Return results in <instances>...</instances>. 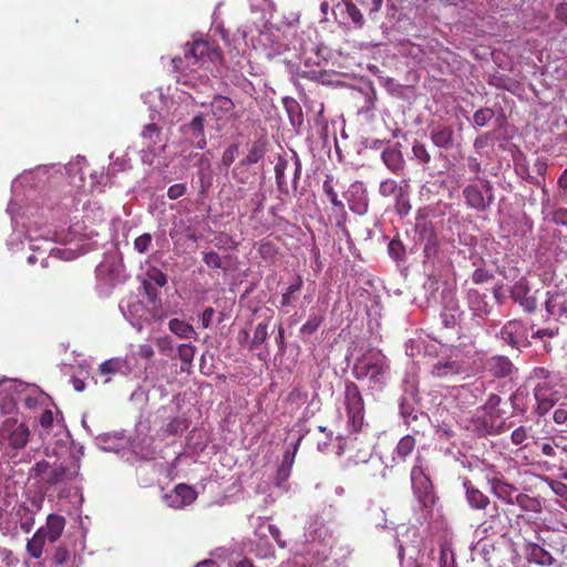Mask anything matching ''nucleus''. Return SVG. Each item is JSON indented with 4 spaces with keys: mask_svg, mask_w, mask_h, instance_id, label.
Instances as JSON below:
<instances>
[{
    "mask_svg": "<svg viewBox=\"0 0 567 567\" xmlns=\"http://www.w3.org/2000/svg\"><path fill=\"white\" fill-rule=\"evenodd\" d=\"M59 429L60 437L43 447L47 458L37 462L29 473L31 478L45 488L66 485L80 476L84 449L72 443L69 433L61 426Z\"/></svg>",
    "mask_w": 567,
    "mask_h": 567,
    "instance_id": "1",
    "label": "nucleus"
},
{
    "mask_svg": "<svg viewBox=\"0 0 567 567\" xmlns=\"http://www.w3.org/2000/svg\"><path fill=\"white\" fill-rule=\"evenodd\" d=\"M221 51L207 41L186 44L185 61L189 71L182 72L177 83L186 89H194L197 93L209 94L213 91V84L208 72L213 73L212 65L216 66L221 63Z\"/></svg>",
    "mask_w": 567,
    "mask_h": 567,
    "instance_id": "2",
    "label": "nucleus"
},
{
    "mask_svg": "<svg viewBox=\"0 0 567 567\" xmlns=\"http://www.w3.org/2000/svg\"><path fill=\"white\" fill-rule=\"evenodd\" d=\"M27 228V239L30 249L35 252H48L47 258L41 259L42 267L48 266L49 258L71 261L80 256L79 245L75 243L76 235L71 231L52 228L41 229L37 220L29 224L21 223Z\"/></svg>",
    "mask_w": 567,
    "mask_h": 567,
    "instance_id": "3",
    "label": "nucleus"
},
{
    "mask_svg": "<svg viewBox=\"0 0 567 567\" xmlns=\"http://www.w3.org/2000/svg\"><path fill=\"white\" fill-rule=\"evenodd\" d=\"M288 51L292 52V59L286 61L296 68L298 73H316L312 68H321L327 61L329 50L318 40L315 29H307L300 33L289 35Z\"/></svg>",
    "mask_w": 567,
    "mask_h": 567,
    "instance_id": "4",
    "label": "nucleus"
},
{
    "mask_svg": "<svg viewBox=\"0 0 567 567\" xmlns=\"http://www.w3.org/2000/svg\"><path fill=\"white\" fill-rule=\"evenodd\" d=\"M352 375L370 390L381 391L390 378V365L381 350L370 348L357 357Z\"/></svg>",
    "mask_w": 567,
    "mask_h": 567,
    "instance_id": "5",
    "label": "nucleus"
},
{
    "mask_svg": "<svg viewBox=\"0 0 567 567\" xmlns=\"http://www.w3.org/2000/svg\"><path fill=\"white\" fill-rule=\"evenodd\" d=\"M0 386L7 393L1 403V409L4 412L12 411L18 403L28 410H37L47 405L49 400L48 395L35 384L8 379L1 380Z\"/></svg>",
    "mask_w": 567,
    "mask_h": 567,
    "instance_id": "6",
    "label": "nucleus"
},
{
    "mask_svg": "<svg viewBox=\"0 0 567 567\" xmlns=\"http://www.w3.org/2000/svg\"><path fill=\"white\" fill-rule=\"evenodd\" d=\"M502 399L498 394L492 393L486 402L471 419L468 429L477 435H496L507 429L505 412L499 409Z\"/></svg>",
    "mask_w": 567,
    "mask_h": 567,
    "instance_id": "7",
    "label": "nucleus"
},
{
    "mask_svg": "<svg viewBox=\"0 0 567 567\" xmlns=\"http://www.w3.org/2000/svg\"><path fill=\"white\" fill-rule=\"evenodd\" d=\"M148 430L147 424L140 423L136 427V436L131 441L124 433H104L95 437L96 446L104 452L121 453L127 447H133L136 452L148 456L152 454L150 450L152 445V437H148L145 432Z\"/></svg>",
    "mask_w": 567,
    "mask_h": 567,
    "instance_id": "8",
    "label": "nucleus"
},
{
    "mask_svg": "<svg viewBox=\"0 0 567 567\" xmlns=\"http://www.w3.org/2000/svg\"><path fill=\"white\" fill-rule=\"evenodd\" d=\"M30 439L27 424L16 417H7L0 424V450L10 457H16Z\"/></svg>",
    "mask_w": 567,
    "mask_h": 567,
    "instance_id": "9",
    "label": "nucleus"
},
{
    "mask_svg": "<svg viewBox=\"0 0 567 567\" xmlns=\"http://www.w3.org/2000/svg\"><path fill=\"white\" fill-rule=\"evenodd\" d=\"M64 527L65 519L63 516L50 514L47 518V524L40 527L33 535V537L28 540V554L32 558H40L43 553L44 545L47 543L52 544L56 542L62 535Z\"/></svg>",
    "mask_w": 567,
    "mask_h": 567,
    "instance_id": "10",
    "label": "nucleus"
},
{
    "mask_svg": "<svg viewBox=\"0 0 567 567\" xmlns=\"http://www.w3.org/2000/svg\"><path fill=\"white\" fill-rule=\"evenodd\" d=\"M50 168H56L55 164L38 166L35 169L25 171L19 177H17L11 185L13 198L10 200L7 212L11 216L12 224L14 227L19 225V212L21 206L17 203V196L25 187H35L38 184L44 182V176L48 174Z\"/></svg>",
    "mask_w": 567,
    "mask_h": 567,
    "instance_id": "11",
    "label": "nucleus"
},
{
    "mask_svg": "<svg viewBox=\"0 0 567 567\" xmlns=\"http://www.w3.org/2000/svg\"><path fill=\"white\" fill-rule=\"evenodd\" d=\"M292 34V25H286L285 29H280L275 25H266L261 30L256 39L257 44L262 50L264 54L268 58H275L288 51L289 42H286L287 38Z\"/></svg>",
    "mask_w": 567,
    "mask_h": 567,
    "instance_id": "12",
    "label": "nucleus"
},
{
    "mask_svg": "<svg viewBox=\"0 0 567 567\" xmlns=\"http://www.w3.org/2000/svg\"><path fill=\"white\" fill-rule=\"evenodd\" d=\"M410 477L413 493L422 507L431 508L435 502L433 485L427 475L426 462L420 454L416 455L415 464L411 470Z\"/></svg>",
    "mask_w": 567,
    "mask_h": 567,
    "instance_id": "13",
    "label": "nucleus"
},
{
    "mask_svg": "<svg viewBox=\"0 0 567 567\" xmlns=\"http://www.w3.org/2000/svg\"><path fill=\"white\" fill-rule=\"evenodd\" d=\"M301 167V161L295 151L278 156V161L275 165V177L277 188L281 194H289L287 175H291V187L297 189Z\"/></svg>",
    "mask_w": 567,
    "mask_h": 567,
    "instance_id": "14",
    "label": "nucleus"
},
{
    "mask_svg": "<svg viewBox=\"0 0 567 567\" xmlns=\"http://www.w3.org/2000/svg\"><path fill=\"white\" fill-rule=\"evenodd\" d=\"M343 404L348 416L349 429L354 433L361 431L364 425V402L355 383H346Z\"/></svg>",
    "mask_w": 567,
    "mask_h": 567,
    "instance_id": "15",
    "label": "nucleus"
},
{
    "mask_svg": "<svg viewBox=\"0 0 567 567\" xmlns=\"http://www.w3.org/2000/svg\"><path fill=\"white\" fill-rule=\"evenodd\" d=\"M122 257L117 252L106 254L95 269L99 285L113 287L125 278Z\"/></svg>",
    "mask_w": 567,
    "mask_h": 567,
    "instance_id": "16",
    "label": "nucleus"
},
{
    "mask_svg": "<svg viewBox=\"0 0 567 567\" xmlns=\"http://www.w3.org/2000/svg\"><path fill=\"white\" fill-rule=\"evenodd\" d=\"M478 184H470L464 190L466 204L477 212L486 210L494 200L493 186L487 179H478Z\"/></svg>",
    "mask_w": 567,
    "mask_h": 567,
    "instance_id": "17",
    "label": "nucleus"
},
{
    "mask_svg": "<svg viewBox=\"0 0 567 567\" xmlns=\"http://www.w3.org/2000/svg\"><path fill=\"white\" fill-rule=\"evenodd\" d=\"M173 408L164 406L158 413L163 423L156 432L157 437L166 440L169 436L182 435L189 426L187 417L182 414H172Z\"/></svg>",
    "mask_w": 567,
    "mask_h": 567,
    "instance_id": "18",
    "label": "nucleus"
},
{
    "mask_svg": "<svg viewBox=\"0 0 567 567\" xmlns=\"http://www.w3.org/2000/svg\"><path fill=\"white\" fill-rule=\"evenodd\" d=\"M536 293L537 290L532 291L529 282L526 278L518 279L512 285L509 289V296L513 301L527 313H533L537 309L538 300Z\"/></svg>",
    "mask_w": 567,
    "mask_h": 567,
    "instance_id": "19",
    "label": "nucleus"
},
{
    "mask_svg": "<svg viewBox=\"0 0 567 567\" xmlns=\"http://www.w3.org/2000/svg\"><path fill=\"white\" fill-rule=\"evenodd\" d=\"M496 336L515 349L529 346L528 329L522 320L507 321Z\"/></svg>",
    "mask_w": 567,
    "mask_h": 567,
    "instance_id": "20",
    "label": "nucleus"
},
{
    "mask_svg": "<svg viewBox=\"0 0 567 567\" xmlns=\"http://www.w3.org/2000/svg\"><path fill=\"white\" fill-rule=\"evenodd\" d=\"M79 205V199L74 195H65L60 203L54 206L42 208L39 217L41 219H45L47 221L50 219L52 223L59 221L62 224H66L70 214L73 210H76Z\"/></svg>",
    "mask_w": 567,
    "mask_h": 567,
    "instance_id": "21",
    "label": "nucleus"
},
{
    "mask_svg": "<svg viewBox=\"0 0 567 567\" xmlns=\"http://www.w3.org/2000/svg\"><path fill=\"white\" fill-rule=\"evenodd\" d=\"M536 405L534 412L539 415H546L558 400V391L554 383H536L533 389Z\"/></svg>",
    "mask_w": 567,
    "mask_h": 567,
    "instance_id": "22",
    "label": "nucleus"
},
{
    "mask_svg": "<svg viewBox=\"0 0 567 567\" xmlns=\"http://www.w3.org/2000/svg\"><path fill=\"white\" fill-rule=\"evenodd\" d=\"M462 313L463 311L455 292L452 289H444L442 291V310L440 315L443 326L445 328H454L458 323Z\"/></svg>",
    "mask_w": 567,
    "mask_h": 567,
    "instance_id": "23",
    "label": "nucleus"
},
{
    "mask_svg": "<svg viewBox=\"0 0 567 567\" xmlns=\"http://www.w3.org/2000/svg\"><path fill=\"white\" fill-rule=\"evenodd\" d=\"M155 97H158L161 101V107L171 111L174 105V99L177 97L179 100L186 101L192 100L194 103L199 104L200 106H206L208 104L207 101H200L197 96H195L192 92L186 91L184 89L177 90L176 95L173 97H168L163 89H156L153 92H148L143 94V99L145 103L152 102Z\"/></svg>",
    "mask_w": 567,
    "mask_h": 567,
    "instance_id": "24",
    "label": "nucleus"
},
{
    "mask_svg": "<svg viewBox=\"0 0 567 567\" xmlns=\"http://www.w3.org/2000/svg\"><path fill=\"white\" fill-rule=\"evenodd\" d=\"M349 208L357 215H364L368 212L369 200L367 189L361 182L352 183L344 193Z\"/></svg>",
    "mask_w": 567,
    "mask_h": 567,
    "instance_id": "25",
    "label": "nucleus"
},
{
    "mask_svg": "<svg viewBox=\"0 0 567 567\" xmlns=\"http://www.w3.org/2000/svg\"><path fill=\"white\" fill-rule=\"evenodd\" d=\"M460 135L452 125L437 124L430 128V140L440 150H451L457 144Z\"/></svg>",
    "mask_w": 567,
    "mask_h": 567,
    "instance_id": "26",
    "label": "nucleus"
},
{
    "mask_svg": "<svg viewBox=\"0 0 567 567\" xmlns=\"http://www.w3.org/2000/svg\"><path fill=\"white\" fill-rule=\"evenodd\" d=\"M197 497L195 489L186 484H178L172 492L164 494L163 501L172 508L181 509L192 504Z\"/></svg>",
    "mask_w": 567,
    "mask_h": 567,
    "instance_id": "27",
    "label": "nucleus"
},
{
    "mask_svg": "<svg viewBox=\"0 0 567 567\" xmlns=\"http://www.w3.org/2000/svg\"><path fill=\"white\" fill-rule=\"evenodd\" d=\"M467 308L476 319H485L492 312V306L487 301V296L475 288H468L465 291Z\"/></svg>",
    "mask_w": 567,
    "mask_h": 567,
    "instance_id": "28",
    "label": "nucleus"
},
{
    "mask_svg": "<svg viewBox=\"0 0 567 567\" xmlns=\"http://www.w3.org/2000/svg\"><path fill=\"white\" fill-rule=\"evenodd\" d=\"M204 114L195 115L192 121L182 126L184 136L198 150H204L207 145L204 133Z\"/></svg>",
    "mask_w": 567,
    "mask_h": 567,
    "instance_id": "29",
    "label": "nucleus"
},
{
    "mask_svg": "<svg viewBox=\"0 0 567 567\" xmlns=\"http://www.w3.org/2000/svg\"><path fill=\"white\" fill-rule=\"evenodd\" d=\"M466 372V367L463 361L449 357L440 359L432 368V374L437 378L450 379Z\"/></svg>",
    "mask_w": 567,
    "mask_h": 567,
    "instance_id": "30",
    "label": "nucleus"
},
{
    "mask_svg": "<svg viewBox=\"0 0 567 567\" xmlns=\"http://www.w3.org/2000/svg\"><path fill=\"white\" fill-rule=\"evenodd\" d=\"M39 424L41 427L40 437L42 439L43 447L47 443H54L60 437V426L65 431L61 424L54 423L53 413L49 409H44L42 412Z\"/></svg>",
    "mask_w": 567,
    "mask_h": 567,
    "instance_id": "31",
    "label": "nucleus"
},
{
    "mask_svg": "<svg viewBox=\"0 0 567 567\" xmlns=\"http://www.w3.org/2000/svg\"><path fill=\"white\" fill-rule=\"evenodd\" d=\"M484 369L495 378H507L515 371L513 362L505 355H493L488 358L484 363Z\"/></svg>",
    "mask_w": 567,
    "mask_h": 567,
    "instance_id": "32",
    "label": "nucleus"
},
{
    "mask_svg": "<svg viewBox=\"0 0 567 567\" xmlns=\"http://www.w3.org/2000/svg\"><path fill=\"white\" fill-rule=\"evenodd\" d=\"M120 310L125 319L136 329H142V318L144 316V305L136 298L123 300L120 303Z\"/></svg>",
    "mask_w": 567,
    "mask_h": 567,
    "instance_id": "33",
    "label": "nucleus"
},
{
    "mask_svg": "<svg viewBox=\"0 0 567 567\" xmlns=\"http://www.w3.org/2000/svg\"><path fill=\"white\" fill-rule=\"evenodd\" d=\"M545 302L546 311L556 320L567 319V293L558 291L548 292Z\"/></svg>",
    "mask_w": 567,
    "mask_h": 567,
    "instance_id": "34",
    "label": "nucleus"
},
{
    "mask_svg": "<svg viewBox=\"0 0 567 567\" xmlns=\"http://www.w3.org/2000/svg\"><path fill=\"white\" fill-rule=\"evenodd\" d=\"M306 537L310 543L319 542L328 544L331 539V534L320 516H312L306 526Z\"/></svg>",
    "mask_w": 567,
    "mask_h": 567,
    "instance_id": "35",
    "label": "nucleus"
},
{
    "mask_svg": "<svg viewBox=\"0 0 567 567\" xmlns=\"http://www.w3.org/2000/svg\"><path fill=\"white\" fill-rule=\"evenodd\" d=\"M405 394L401 398L400 401V412L405 423H410L411 421H415L417 419V414L414 408V402L416 399V386L414 383H409L405 381Z\"/></svg>",
    "mask_w": 567,
    "mask_h": 567,
    "instance_id": "36",
    "label": "nucleus"
},
{
    "mask_svg": "<svg viewBox=\"0 0 567 567\" xmlns=\"http://www.w3.org/2000/svg\"><path fill=\"white\" fill-rule=\"evenodd\" d=\"M212 115L217 122H227L234 114V102L224 95H215L209 102Z\"/></svg>",
    "mask_w": 567,
    "mask_h": 567,
    "instance_id": "37",
    "label": "nucleus"
},
{
    "mask_svg": "<svg viewBox=\"0 0 567 567\" xmlns=\"http://www.w3.org/2000/svg\"><path fill=\"white\" fill-rule=\"evenodd\" d=\"M526 563L547 567H560L553 555L537 544H529L526 549Z\"/></svg>",
    "mask_w": 567,
    "mask_h": 567,
    "instance_id": "38",
    "label": "nucleus"
},
{
    "mask_svg": "<svg viewBox=\"0 0 567 567\" xmlns=\"http://www.w3.org/2000/svg\"><path fill=\"white\" fill-rule=\"evenodd\" d=\"M382 162L394 174H400L405 165L403 154L401 152V144L395 143L382 151Z\"/></svg>",
    "mask_w": 567,
    "mask_h": 567,
    "instance_id": "39",
    "label": "nucleus"
},
{
    "mask_svg": "<svg viewBox=\"0 0 567 567\" xmlns=\"http://www.w3.org/2000/svg\"><path fill=\"white\" fill-rule=\"evenodd\" d=\"M491 485V492L501 501H503L506 504L514 505L515 504V496L517 495V488L499 478H492L488 481Z\"/></svg>",
    "mask_w": 567,
    "mask_h": 567,
    "instance_id": "40",
    "label": "nucleus"
},
{
    "mask_svg": "<svg viewBox=\"0 0 567 567\" xmlns=\"http://www.w3.org/2000/svg\"><path fill=\"white\" fill-rule=\"evenodd\" d=\"M300 439L297 441V443L293 445L292 450H287L282 456L281 464L279 465L277 473H276V485L280 486L282 483H285L291 474V468L295 463V457L298 451Z\"/></svg>",
    "mask_w": 567,
    "mask_h": 567,
    "instance_id": "41",
    "label": "nucleus"
},
{
    "mask_svg": "<svg viewBox=\"0 0 567 567\" xmlns=\"http://www.w3.org/2000/svg\"><path fill=\"white\" fill-rule=\"evenodd\" d=\"M337 9L342 17L343 23H352L355 27L363 24V16L351 0H341V2L337 4Z\"/></svg>",
    "mask_w": 567,
    "mask_h": 567,
    "instance_id": "42",
    "label": "nucleus"
},
{
    "mask_svg": "<svg viewBox=\"0 0 567 567\" xmlns=\"http://www.w3.org/2000/svg\"><path fill=\"white\" fill-rule=\"evenodd\" d=\"M465 488L466 501L473 509H485L489 499L480 489H477L468 480L463 482Z\"/></svg>",
    "mask_w": 567,
    "mask_h": 567,
    "instance_id": "43",
    "label": "nucleus"
},
{
    "mask_svg": "<svg viewBox=\"0 0 567 567\" xmlns=\"http://www.w3.org/2000/svg\"><path fill=\"white\" fill-rule=\"evenodd\" d=\"M415 447V439L412 435H404L398 442L396 447L392 453V462L399 464L405 462L408 456L412 453Z\"/></svg>",
    "mask_w": 567,
    "mask_h": 567,
    "instance_id": "44",
    "label": "nucleus"
},
{
    "mask_svg": "<svg viewBox=\"0 0 567 567\" xmlns=\"http://www.w3.org/2000/svg\"><path fill=\"white\" fill-rule=\"evenodd\" d=\"M101 374H127L131 372V365L127 359L124 358H112L100 364L99 368Z\"/></svg>",
    "mask_w": 567,
    "mask_h": 567,
    "instance_id": "45",
    "label": "nucleus"
},
{
    "mask_svg": "<svg viewBox=\"0 0 567 567\" xmlns=\"http://www.w3.org/2000/svg\"><path fill=\"white\" fill-rule=\"evenodd\" d=\"M168 329L172 333L183 339H197V332L194 327L188 322L181 319H171L168 322Z\"/></svg>",
    "mask_w": 567,
    "mask_h": 567,
    "instance_id": "46",
    "label": "nucleus"
},
{
    "mask_svg": "<svg viewBox=\"0 0 567 567\" xmlns=\"http://www.w3.org/2000/svg\"><path fill=\"white\" fill-rule=\"evenodd\" d=\"M86 164V159L84 156H76L74 161H71L64 168L66 174L69 175L71 183L80 187L83 182V167Z\"/></svg>",
    "mask_w": 567,
    "mask_h": 567,
    "instance_id": "47",
    "label": "nucleus"
},
{
    "mask_svg": "<svg viewBox=\"0 0 567 567\" xmlns=\"http://www.w3.org/2000/svg\"><path fill=\"white\" fill-rule=\"evenodd\" d=\"M284 105L291 125L297 130L300 128L303 124V114L299 103L292 97H285Z\"/></svg>",
    "mask_w": 567,
    "mask_h": 567,
    "instance_id": "48",
    "label": "nucleus"
},
{
    "mask_svg": "<svg viewBox=\"0 0 567 567\" xmlns=\"http://www.w3.org/2000/svg\"><path fill=\"white\" fill-rule=\"evenodd\" d=\"M303 282L300 276H297L295 281L290 284L287 290L282 293L280 299V307L291 306L296 301V293L302 289Z\"/></svg>",
    "mask_w": 567,
    "mask_h": 567,
    "instance_id": "49",
    "label": "nucleus"
},
{
    "mask_svg": "<svg viewBox=\"0 0 567 567\" xmlns=\"http://www.w3.org/2000/svg\"><path fill=\"white\" fill-rule=\"evenodd\" d=\"M515 504L518 505L523 511L539 513L542 509L540 502L527 494H517L515 496Z\"/></svg>",
    "mask_w": 567,
    "mask_h": 567,
    "instance_id": "50",
    "label": "nucleus"
},
{
    "mask_svg": "<svg viewBox=\"0 0 567 567\" xmlns=\"http://www.w3.org/2000/svg\"><path fill=\"white\" fill-rule=\"evenodd\" d=\"M265 155L264 143L257 141L250 146L247 156L240 162L241 166L257 164Z\"/></svg>",
    "mask_w": 567,
    "mask_h": 567,
    "instance_id": "51",
    "label": "nucleus"
},
{
    "mask_svg": "<svg viewBox=\"0 0 567 567\" xmlns=\"http://www.w3.org/2000/svg\"><path fill=\"white\" fill-rule=\"evenodd\" d=\"M44 496L43 495H33L29 497L20 507L19 513L23 512L25 514L35 515L39 513L43 506Z\"/></svg>",
    "mask_w": 567,
    "mask_h": 567,
    "instance_id": "52",
    "label": "nucleus"
},
{
    "mask_svg": "<svg viewBox=\"0 0 567 567\" xmlns=\"http://www.w3.org/2000/svg\"><path fill=\"white\" fill-rule=\"evenodd\" d=\"M268 337V322L262 321L259 322L255 330H254V337L250 341L249 349H257L260 344H262Z\"/></svg>",
    "mask_w": 567,
    "mask_h": 567,
    "instance_id": "53",
    "label": "nucleus"
},
{
    "mask_svg": "<svg viewBox=\"0 0 567 567\" xmlns=\"http://www.w3.org/2000/svg\"><path fill=\"white\" fill-rule=\"evenodd\" d=\"M413 158L421 165H427L431 162V154L426 145L420 141H415L412 146Z\"/></svg>",
    "mask_w": 567,
    "mask_h": 567,
    "instance_id": "54",
    "label": "nucleus"
},
{
    "mask_svg": "<svg viewBox=\"0 0 567 567\" xmlns=\"http://www.w3.org/2000/svg\"><path fill=\"white\" fill-rule=\"evenodd\" d=\"M331 182H332L331 177H327L323 181L322 189H323L324 194L328 196L330 203L336 208H338L340 212L344 213V204L338 198V194L334 190Z\"/></svg>",
    "mask_w": 567,
    "mask_h": 567,
    "instance_id": "55",
    "label": "nucleus"
},
{
    "mask_svg": "<svg viewBox=\"0 0 567 567\" xmlns=\"http://www.w3.org/2000/svg\"><path fill=\"white\" fill-rule=\"evenodd\" d=\"M323 321V316L311 313L308 320L301 326L300 333L306 336L313 334Z\"/></svg>",
    "mask_w": 567,
    "mask_h": 567,
    "instance_id": "56",
    "label": "nucleus"
},
{
    "mask_svg": "<svg viewBox=\"0 0 567 567\" xmlns=\"http://www.w3.org/2000/svg\"><path fill=\"white\" fill-rule=\"evenodd\" d=\"M494 117V111L491 107H482L473 114V125L475 127L485 126Z\"/></svg>",
    "mask_w": 567,
    "mask_h": 567,
    "instance_id": "57",
    "label": "nucleus"
},
{
    "mask_svg": "<svg viewBox=\"0 0 567 567\" xmlns=\"http://www.w3.org/2000/svg\"><path fill=\"white\" fill-rule=\"evenodd\" d=\"M153 237L150 233H144L135 238L134 250L141 255L147 254L152 247Z\"/></svg>",
    "mask_w": 567,
    "mask_h": 567,
    "instance_id": "58",
    "label": "nucleus"
},
{
    "mask_svg": "<svg viewBox=\"0 0 567 567\" xmlns=\"http://www.w3.org/2000/svg\"><path fill=\"white\" fill-rule=\"evenodd\" d=\"M411 210V205L408 195L400 190L395 197V212L401 216L405 217Z\"/></svg>",
    "mask_w": 567,
    "mask_h": 567,
    "instance_id": "59",
    "label": "nucleus"
},
{
    "mask_svg": "<svg viewBox=\"0 0 567 567\" xmlns=\"http://www.w3.org/2000/svg\"><path fill=\"white\" fill-rule=\"evenodd\" d=\"M403 190L402 187L398 185V183L394 179L388 178L380 183L379 185V193L383 197H389L394 195L396 197V194Z\"/></svg>",
    "mask_w": 567,
    "mask_h": 567,
    "instance_id": "60",
    "label": "nucleus"
},
{
    "mask_svg": "<svg viewBox=\"0 0 567 567\" xmlns=\"http://www.w3.org/2000/svg\"><path fill=\"white\" fill-rule=\"evenodd\" d=\"M530 381L536 383H554L551 372L546 368H535L530 374Z\"/></svg>",
    "mask_w": 567,
    "mask_h": 567,
    "instance_id": "61",
    "label": "nucleus"
},
{
    "mask_svg": "<svg viewBox=\"0 0 567 567\" xmlns=\"http://www.w3.org/2000/svg\"><path fill=\"white\" fill-rule=\"evenodd\" d=\"M159 136H161V130L154 123L146 125L142 132V137L144 140H148V147L152 145H155L157 142H159V140H161Z\"/></svg>",
    "mask_w": 567,
    "mask_h": 567,
    "instance_id": "62",
    "label": "nucleus"
},
{
    "mask_svg": "<svg viewBox=\"0 0 567 567\" xmlns=\"http://www.w3.org/2000/svg\"><path fill=\"white\" fill-rule=\"evenodd\" d=\"M178 358L185 364H190L194 360L196 347L189 343H184L178 347Z\"/></svg>",
    "mask_w": 567,
    "mask_h": 567,
    "instance_id": "63",
    "label": "nucleus"
},
{
    "mask_svg": "<svg viewBox=\"0 0 567 567\" xmlns=\"http://www.w3.org/2000/svg\"><path fill=\"white\" fill-rule=\"evenodd\" d=\"M288 402L295 404L296 406H300L305 404L308 400V391L302 388H295L287 398Z\"/></svg>",
    "mask_w": 567,
    "mask_h": 567,
    "instance_id": "64",
    "label": "nucleus"
}]
</instances>
